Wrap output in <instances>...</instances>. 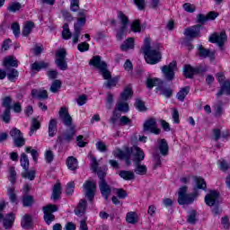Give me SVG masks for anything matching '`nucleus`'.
Segmentation results:
<instances>
[{
    "label": "nucleus",
    "mask_w": 230,
    "mask_h": 230,
    "mask_svg": "<svg viewBox=\"0 0 230 230\" xmlns=\"http://www.w3.org/2000/svg\"><path fill=\"white\" fill-rule=\"evenodd\" d=\"M22 204L25 208H28V206H31V204H33V197L24 196L22 199Z\"/></svg>",
    "instance_id": "nucleus-55"
},
{
    "label": "nucleus",
    "mask_w": 230,
    "mask_h": 230,
    "mask_svg": "<svg viewBox=\"0 0 230 230\" xmlns=\"http://www.w3.org/2000/svg\"><path fill=\"white\" fill-rule=\"evenodd\" d=\"M183 10H185V12H189V13H193V12L196 10V7L194 4L187 3L183 4Z\"/></svg>",
    "instance_id": "nucleus-59"
},
{
    "label": "nucleus",
    "mask_w": 230,
    "mask_h": 230,
    "mask_svg": "<svg viewBox=\"0 0 230 230\" xmlns=\"http://www.w3.org/2000/svg\"><path fill=\"white\" fill-rule=\"evenodd\" d=\"M80 0H70V8L72 12H77Z\"/></svg>",
    "instance_id": "nucleus-62"
},
{
    "label": "nucleus",
    "mask_w": 230,
    "mask_h": 230,
    "mask_svg": "<svg viewBox=\"0 0 230 230\" xmlns=\"http://www.w3.org/2000/svg\"><path fill=\"white\" fill-rule=\"evenodd\" d=\"M19 76V72L15 69H12L7 74V78L10 80V82H15L17 80V77Z\"/></svg>",
    "instance_id": "nucleus-49"
},
{
    "label": "nucleus",
    "mask_w": 230,
    "mask_h": 230,
    "mask_svg": "<svg viewBox=\"0 0 230 230\" xmlns=\"http://www.w3.org/2000/svg\"><path fill=\"white\" fill-rule=\"evenodd\" d=\"M62 37L66 40H69V39H71V31H69V25L67 23L63 25Z\"/></svg>",
    "instance_id": "nucleus-44"
},
{
    "label": "nucleus",
    "mask_w": 230,
    "mask_h": 230,
    "mask_svg": "<svg viewBox=\"0 0 230 230\" xmlns=\"http://www.w3.org/2000/svg\"><path fill=\"white\" fill-rule=\"evenodd\" d=\"M220 194L217 190H211L205 197V203L207 206H215V204H218V199Z\"/></svg>",
    "instance_id": "nucleus-16"
},
{
    "label": "nucleus",
    "mask_w": 230,
    "mask_h": 230,
    "mask_svg": "<svg viewBox=\"0 0 230 230\" xmlns=\"http://www.w3.org/2000/svg\"><path fill=\"white\" fill-rule=\"evenodd\" d=\"M61 193L62 188L60 187V183H57L56 185H54L51 199L58 200Z\"/></svg>",
    "instance_id": "nucleus-38"
},
{
    "label": "nucleus",
    "mask_w": 230,
    "mask_h": 230,
    "mask_svg": "<svg viewBox=\"0 0 230 230\" xmlns=\"http://www.w3.org/2000/svg\"><path fill=\"white\" fill-rule=\"evenodd\" d=\"M120 125H127L128 127H132V120L127 116H122L119 119Z\"/></svg>",
    "instance_id": "nucleus-53"
},
{
    "label": "nucleus",
    "mask_w": 230,
    "mask_h": 230,
    "mask_svg": "<svg viewBox=\"0 0 230 230\" xmlns=\"http://www.w3.org/2000/svg\"><path fill=\"white\" fill-rule=\"evenodd\" d=\"M25 152H27V154L31 153L33 161L37 162V160L39 159V152H37V150L31 149V147H26Z\"/></svg>",
    "instance_id": "nucleus-52"
},
{
    "label": "nucleus",
    "mask_w": 230,
    "mask_h": 230,
    "mask_svg": "<svg viewBox=\"0 0 230 230\" xmlns=\"http://www.w3.org/2000/svg\"><path fill=\"white\" fill-rule=\"evenodd\" d=\"M197 73V69L192 68L190 65H185L183 68V75L186 76V78H191L193 75Z\"/></svg>",
    "instance_id": "nucleus-36"
},
{
    "label": "nucleus",
    "mask_w": 230,
    "mask_h": 230,
    "mask_svg": "<svg viewBox=\"0 0 230 230\" xmlns=\"http://www.w3.org/2000/svg\"><path fill=\"white\" fill-rule=\"evenodd\" d=\"M56 66L61 69V71H66L67 69V62H66V49H58L56 53Z\"/></svg>",
    "instance_id": "nucleus-9"
},
{
    "label": "nucleus",
    "mask_w": 230,
    "mask_h": 230,
    "mask_svg": "<svg viewBox=\"0 0 230 230\" xmlns=\"http://www.w3.org/2000/svg\"><path fill=\"white\" fill-rule=\"evenodd\" d=\"M132 98V87L130 85L126 86L124 91L120 94V100L127 102Z\"/></svg>",
    "instance_id": "nucleus-32"
},
{
    "label": "nucleus",
    "mask_w": 230,
    "mask_h": 230,
    "mask_svg": "<svg viewBox=\"0 0 230 230\" xmlns=\"http://www.w3.org/2000/svg\"><path fill=\"white\" fill-rule=\"evenodd\" d=\"M60 87H62V82L60 80H55L50 86V91L52 93H58Z\"/></svg>",
    "instance_id": "nucleus-51"
},
{
    "label": "nucleus",
    "mask_w": 230,
    "mask_h": 230,
    "mask_svg": "<svg viewBox=\"0 0 230 230\" xmlns=\"http://www.w3.org/2000/svg\"><path fill=\"white\" fill-rule=\"evenodd\" d=\"M161 71L165 80H173L175 78V71H177V62L172 61L169 65L162 66Z\"/></svg>",
    "instance_id": "nucleus-7"
},
{
    "label": "nucleus",
    "mask_w": 230,
    "mask_h": 230,
    "mask_svg": "<svg viewBox=\"0 0 230 230\" xmlns=\"http://www.w3.org/2000/svg\"><path fill=\"white\" fill-rule=\"evenodd\" d=\"M8 179L12 184H14L15 181H17V172H15V167H11L9 169Z\"/></svg>",
    "instance_id": "nucleus-46"
},
{
    "label": "nucleus",
    "mask_w": 230,
    "mask_h": 230,
    "mask_svg": "<svg viewBox=\"0 0 230 230\" xmlns=\"http://www.w3.org/2000/svg\"><path fill=\"white\" fill-rule=\"evenodd\" d=\"M150 38H146L144 40V46L142 47V53L145 55V60L147 64L154 66L161 62V52L159 49H154L150 46Z\"/></svg>",
    "instance_id": "nucleus-2"
},
{
    "label": "nucleus",
    "mask_w": 230,
    "mask_h": 230,
    "mask_svg": "<svg viewBox=\"0 0 230 230\" xmlns=\"http://www.w3.org/2000/svg\"><path fill=\"white\" fill-rule=\"evenodd\" d=\"M113 155L118 159H124L127 164H131L132 161L133 164L145 161V151L137 146H133L130 149H126L125 151L116 149L113 152Z\"/></svg>",
    "instance_id": "nucleus-1"
},
{
    "label": "nucleus",
    "mask_w": 230,
    "mask_h": 230,
    "mask_svg": "<svg viewBox=\"0 0 230 230\" xmlns=\"http://www.w3.org/2000/svg\"><path fill=\"white\" fill-rule=\"evenodd\" d=\"M113 102H114V97L112 96L111 93H108L107 99H106V109H112Z\"/></svg>",
    "instance_id": "nucleus-58"
},
{
    "label": "nucleus",
    "mask_w": 230,
    "mask_h": 230,
    "mask_svg": "<svg viewBox=\"0 0 230 230\" xmlns=\"http://www.w3.org/2000/svg\"><path fill=\"white\" fill-rule=\"evenodd\" d=\"M21 8H22V5L19 3L13 2L9 4V6L7 7V10L9 12L15 13V12H19V10H21Z\"/></svg>",
    "instance_id": "nucleus-48"
},
{
    "label": "nucleus",
    "mask_w": 230,
    "mask_h": 230,
    "mask_svg": "<svg viewBox=\"0 0 230 230\" xmlns=\"http://www.w3.org/2000/svg\"><path fill=\"white\" fill-rule=\"evenodd\" d=\"M115 111H119V112H128V103L127 101L119 99L116 104Z\"/></svg>",
    "instance_id": "nucleus-26"
},
{
    "label": "nucleus",
    "mask_w": 230,
    "mask_h": 230,
    "mask_svg": "<svg viewBox=\"0 0 230 230\" xmlns=\"http://www.w3.org/2000/svg\"><path fill=\"white\" fill-rule=\"evenodd\" d=\"M96 148L99 152H107V145L102 141L96 143Z\"/></svg>",
    "instance_id": "nucleus-63"
},
{
    "label": "nucleus",
    "mask_w": 230,
    "mask_h": 230,
    "mask_svg": "<svg viewBox=\"0 0 230 230\" xmlns=\"http://www.w3.org/2000/svg\"><path fill=\"white\" fill-rule=\"evenodd\" d=\"M144 132H151V134H161V129L157 128L155 119H150L144 123Z\"/></svg>",
    "instance_id": "nucleus-13"
},
{
    "label": "nucleus",
    "mask_w": 230,
    "mask_h": 230,
    "mask_svg": "<svg viewBox=\"0 0 230 230\" xmlns=\"http://www.w3.org/2000/svg\"><path fill=\"white\" fill-rule=\"evenodd\" d=\"M11 29L13 30V33L15 37H19V34L21 33V27L19 26V23L14 22L11 25Z\"/></svg>",
    "instance_id": "nucleus-54"
},
{
    "label": "nucleus",
    "mask_w": 230,
    "mask_h": 230,
    "mask_svg": "<svg viewBox=\"0 0 230 230\" xmlns=\"http://www.w3.org/2000/svg\"><path fill=\"white\" fill-rule=\"evenodd\" d=\"M22 227H23V229H30L31 227V216L25 215L22 217Z\"/></svg>",
    "instance_id": "nucleus-37"
},
{
    "label": "nucleus",
    "mask_w": 230,
    "mask_h": 230,
    "mask_svg": "<svg viewBox=\"0 0 230 230\" xmlns=\"http://www.w3.org/2000/svg\"><path fill=\"white\" fill-rule=\"evenodd\" d=\"M122 51H128V49H134V38H128L120 46Z\"/></svg>",
    "instance_id": "nucleus-30"
},
{
    "label": "nucleus",
    "mask_w": 230,
    "mask_h": 230,
    "mask_svg": "<svg viewBox=\"0 0 230 230\" xmlns=\"http://www.w3.org/2000/svg\"><path fill=\"white\" fill-rule=\"evenodd\" d=\"M184 35L189 39H195V37H199V35H200V25H196L186 29Z\"/></svg>",
    "instance_id": "nucleus-19"
},
{
    "label": "nucleus",
    "mask_w": 230,
    "mask_h": 230,
    "mask_svg": "<svg viewBox=\"0 0 230 230\" xmlns=\"http://www.w3.org/2000/svg\"><path fill=\"white\" fill-rule=\"evenodd\" d=\"M34 26L35 24L33 23V22H25L23 24L22 35H24V37H28V34L31 33Z\"/></svg>",
    "instance_id": "nucleus-35"
},
{
    "label": "nucleus",
    "mask_w": 230,
    "mask_h": 230,
    "mask_svg": "<svg viewBox=\"0 0 230 230\" xmlns=\"http://www.w3.org/2000/svg\"><path fill=\"white\" fill-rule=\"evenodd\" d=\"M59 118L63 121L64 125H66V127L72 126L73 119L71 118V115H69V111H67V108L62 107L60 109Z\"/></svg>",
    "instance_id": "nucleus-17"
},
{
    "label": "nucleus",
    "mask_w": 230,
    "mask_h": 230,
    "mask_svg": "<svg viewBox=\"0 0 230 230\" xmlns=\"http://www.w3.org/2000/svg\"><path fill=\"white\" fill-rule=\"evenodd\" d=\"M126 222L128 224H137L139 222V216L137 213L130 211L126 215Z\"/></svg>",
    "instance_id": "nucleus-24"
},
{
    "label": "nucleus",
    "mask_w": 230,
    "mask_h": 230,
    "mask_svg": "<svg viewBox=\"0 0 230 230\" xmlns=\"http://www.w3.org/2000/svg\"><path fill=\"white\" fill-rule=\"evenodd\" d=\"M199 55L200 57V58H206L207 57H213V52H210L209 50L204 49L203 46H199Z\"/></svg>",
    "instance_id": "nucleus-39"
},
{
    "label": "nucleus",
    "mask_w": 230,
    "mask_h": 230,
    "mask_svg": "<svg viewBox=\"0 0 230 230\" xmlns=\"http://www.w3.org/2000/svg\"><path fill=\"white\" fill-rule=\"evenodd\" d=\"M3 121L4 123L10 122V109H6L2 115Z\"/></svg>",
    "instance_id": "nucleus-64"
},
{
    "label": "nucleus",
    "mask_w": 230,
    "mask_h": 230,
    "mask_svg": "<svg viewBox=\"0 0 230 230\" xmlns=\"http://www.w3.org/2000/svg\"><path fill=\"white\" fill-rule=\"evenodd\" d=\"M118 19L120 20L122 23V27L119 31L117 32V39L118 40H121L127 35V24H128V17L123 12L119 11L118 13Z\"/></svg>",
    "instance_id": "nucleus-8"
},
{
    "label": "nucleus",
    "mask_w": 230,
    "mask_h": 230,
    "mask_svg": "<svg viewBox=\"0 0 230 230\" xmlns=\"http://www.w3.org/2000/svg\"><path fill=\"white\" fill-rule=\"evenodd\" d=\"M31 96L33 98H39V100H44L48 98V92L46 90H32Z\"/></svg>",
    "instance_id": "nucleus-31"
},
{
    "label": "nucleus",
    "mask_w": 230,
    "mask_h": 230,
    "mask_svg": "<svg viewBox=\"0 0 230 230\" xmlns=\"http://www.w3.org/2000/svg\"><path fill=\"white\" fill-rule=\"evenodd\" d=\"M10 135L12 136L16 146H24L25 140L21 130L13 128L11 130Z\"/></svg>",
    "instance_id": "nucleus-14"
},
{
    "label": "nucleus",
    "mask_w": 230,
    "mask_h": 230,
    "mask_svg": "<svg viewBox=\"0 0 230 230\" xmlns=\"http://www.w3.org/2000/svg\"><path fill=\"white\" fill-rule=\"evenodd\" d=\"M85 13H86L85 10L79 11L77 22L74 25V30L82 31V28L85 26V21H86Z\"/></svg>",
    "instance_id": "nucleus-18"
},
{
    "label": "nucleus",
    "mask_w": 230,
    "mask_h": 230,
    "mask_svg": "<svg viewBox=\"0 0 230 230\" xmlns=\"http://www.w3.org/2000/svg\"><path fill=\"white\" fill-rule=\"evenodd\" d=\"M133 164L135 166V173H137V175H146V172H148V168H146V165H145V164H141V162H137Z\"/></svg>",
    "instance_id": "nucleus-21"
},
{
    "label": "nucleus",
    "mask_w": 230,
    "mask_h": 230,
    "mask_svg": "<svg viewBox=\"0 0 230 230\" xmlns=\"http://www.w3.org/2000/svg\"><path fill=\"white\" fill-rule=\"evenodd\" d=\"M57 134V119H51L49 123V136L53 137Z\"/></svg>",
    "instance_id": "nucleus-34"
},
{
    "label": "nucleus",
    "mask_w": 230,
    "mask_h": 230,
    "mask_svg": "<svg viewBox=\"0 0 230 230\" xmlns=\"http://www.w3.org/2000/svg\"><path fill=\"white\" fill-rule=\"evenodd\" d=\"M218 96H220V94H230V82L229 81H226L221 88V91L217 93Z\"/></svg>",
    "instance_id": "nucleus-45"
},
{
    "label": "nucleus",
    "mask_w": 230,
    "mask_h": 230,
    "mask_svg": "<svg viewBox=\"0 0 230 230\" xmlns=\"http://www.w3.org/2000/svg\"><path fill=\"white\" fill-rule=\"evenodd\" d=\"M146 86L148 87V89H152V87L157 86L156 88L157 93H159V94H162V96H165V98H170V96H172V89L163 85V81H161V79L149 78L146 81Z\"/></svg>",
    "instance_id": "nucleus-5"
},
{
    "label": "nucleus",
    "mask_w": 230,
    "mask_h": 230,
    "mask_svg": "<svg viewBox=\"0 0 230 230\" xmlns=\"http://www.w3.org/2000/svg\"><path fill=\"white\" fill-rule=\"evenodd\" d=\"M66 165L68 170H72V172H75V170L78 168V160H76V158H75L74 156H69L66 159Z\"/></svg>",
    "instance_id": "nucleus-29"
},
{
    "label": "nucleus",
    "mask_w": 230,
    "mask_h": 230,
    "mask_svg": "<svg viewBox=\"0 0 230 230\" xmlns=\"http://www.w3.org/2000/svg\"><path fill=\"white\" fill-rule=\"evenodd\" d=\"M157 148L162 155H168V143L165 139L158 140Z\"/></svg>",
    "instance_id": "nucleus-23"
},
{
    "label": "nucleus",
    "mask_w": 230,
    "mask_h": 230,
    "mask_svg": "<svg viewBox=\"0 0 230 230\" xmlns=\"http://www.w3.org/2000/svg\"><path fill=\"white\" fill-rule=\"evenodd\" d=\"M209 42L212 44H217V46H222L226 40H227V35H226V31H221L220 33L215 32L211 34L208 38Z\"/></svg>",
    "instance_id": "nucleus-12"
},
{
    "label": "nucleus",
    "mask_w": 230,
    "mask_h": 230,
    "mask_svg": "<svg viewBox=\"0 0 230 230\" xmlns=\"http://www.w3.org/2000/svg\"><path fill=\"white\" fill-rule=\"evenodd\" d=\"M40 128V122H39V120L33 119L31 128L29 131V136H33V134H35V132H37V130H39Z\"/></svg>",
    "instance_id": "nucleus-40"
},
{
    "label": "nucleus",
    "mask_w": 230,
    "mask_h": 230,
    "mask_svg": "<svg viewBox=\"0 0 230 230\" xmlns=\"http://www.w3.org/2000/svg\"><path fill=\"white\" fill-rule=\"evenodd\" d=\"M20 163L21 166L23 167V170L28 171V168H30V161L28 160V156L26 155V154L21 155Z\"/></svg>",
    "instance_id": "nucleus-42"
},
{
    "label": "nucleus",
    "mask_w": 230,
    "mask_h": 230,
    "mask_svg": "<svg viewBox=\"0 0 230 230\" xmlns=\"http://www.w3.org/2000/svg\"><path fill=\"white\" fill-rule=\"evenodd\" d=\"M192 181L194 182V185H193L194 193H200L199 190H206V188H208L206 181L200 176L192 177Z\"/></svg>",
    "instance_id": "nucleus-15"
},
{
    "label": "nucleus",
    "mask_w": 230,
    "mask_h": 230,
    "mask_svg": "<svg viewBox=\"0 0 230 230\" xmlns=\"http://www.w3.org/2000/svg\"><path fill=\"white\" fill-rule=\"evenodd\" d=\"M2 105H3V107L5 108V110L9 109V111H10V109H12V107H11V105H12V99L10 97L4 98Z\"/></svg>",
    "instance_id": "nucleus-61"
},
{
    "label": "nucleus",
    "mask_w": 230,
    "mask_h": 230,
    "mask_svg": "<svg viewBox=\"0 0 230 230\" xmlns=\"http://www.w3.org/2000/svg\"><path fill=\"white\" fill-rule=\"evenodd\" d=\"M81 32H82V31H78V30L74 29V33L72 35L73 44H77L78 40L80 39V33Z\"/></svg>",
    "instance_id": "nucleus-60"
},
{
    "label": "nucleus",
    "mask_w": 230,
    "mask_h": 230,
    "mask_svg": "<svg viewBox=\"0 0 230 230\" xmlns=\"http://www.w3.org/2000/svg\"><path fill=\"white\" fill-rule=\"evenodd\" d=\"M48 67V63L41 61V62H35L31 66L32 71H40V69H44Z\"/></svg>",
    "instance_id": "nucleus-43"
},
{
    "label": "nucleus",
    "mask_w": 230,
    "mask_h": 230,
    "mask_svg": "<svg viewBox=\"0 0 230 230\" xmlns=\"http://www.w3.org/2000/svg\"><path fill=\"white\" fill-rule=\"evenodd\" d=\"M13 222H15V214L10 213L5 216L4 219V229H11V227L13 226Z\"/></svg>",
    "instance_id": "nucleus-22"
},
{
    "label": "nucleus",
    "mask_w": 230,
    "mask_h": 230,
    "mask_svg": "<svg viewBox=\"0 0 230 230\" xmlns=\"http://www.w3.org/2000/svg\"><path fill=\"white\" fill-rule=\"evenodd\" d=\"M217 17H218V13H217L215 11H211L207 14V16L199 14V21H200V22H204L208 20V21H215V19H217Z\"/></svg>",
    "instance_id": "nucleus-25"
},
{
    "label": "nucleus",
    "mask_w": 230,
    "mask_h": 230,
    "mask_svg": "<svg viewBox=\"0 0 230 230\" xmlns=\"http://www.w3.org/2000/svg\"><path fill=\"white\" fill-rule=\"evenodd\" d=\"M22 177H24V179H29V181H33V179H35V171H26L22 174Z\"/></svg>",
    "instance_id": "nucleus-56"
},
{
    "label": "nucleus",
    "mask_w": 230,
    "mask_h": 230,
    "mask_svg": "<svg viewBox=\"0 0 230 230\" xmlns=\"http://www.w3.org/2000/svg\"><path fill=\"white\" fill-rule=\"evenodd\" d=\"M84 190L87 199H89V200H93L94 191H96V182L91 180L86 181L84 183Z\"/></svg>",
    "instance_id": "nucleus-11"
},
{
    "label": "nucleus",
    "mask_w": 230,
    "mask_h": 230,
    "mask_svg": "<svg viewBox=\"0 0 230 230\" xmlns=\"http://www.w3.org/2000/svg\"><path fill=\"white\" fill-rule=\"evenodd\" d=\"M85 208H87V201L81 200L75 210V215H77V217L84 215V213H85Z\"/></svg>",
    "instance_id": "nucleus-33"
},
{
    "label": "nucleus",
    "mask_w": 230,
    "mask_h": 230,
    "mask_svg": "<svg viewBox=\"0 0 230 230\" xmlns=\"http://www.w3.org/2000/svg\"><path fill=\"white\" fill-rule=\"evenodd\" d=\"M4 67H17V58L13 56H9L4 59Z\"/></svg>",
    "instance_id": "nucleus-28"
},
{
    "label": "nucleus",
    "mask_w": 230,
    "mask_h": 230,
    "mask_svg": "<svg viewBox=\"0 0 230 230\" xmlns=\"http://www.w3.org/2000/svg\"><path fill=\"white\" fill-rule=\"evenodd\" d=\"M190 93V87H184L177 93V98L180 102H184V98L188 96V93Z\"/></svg>",
    "instance_id": "nucleus-41"
},
{
    "label": "nucleus",
    "mask_w": 230,
    "mask_h": 230,
    "mask_svg": "<svg viewBox=\"0 0 230 230\" xmlns=\"http://www.w3.org/2000/svg\"><path fill=\"white\" fill-rule=\"evenodd\" d=\"M7 196L9 197V200L11 204L17 206L19 204V198H17V193L15 192V188L9 187L7 189Z\"/></svg>",
    "instance_id": "nucleus-20"
},
{
    "label": "nucleus",
    "mask_w": 230,
    "mask_h": 230,
    "mask_svg": "<svg viewBox=\"0 0 230 230\" xmlns=\"http://www.w3.org/2000/svg\"><path fill=\"white\" fill-rule=\"evenodd\" d=\"M135 107L137 111H139V112H143L146 111V107L145 106V102L141 101V99H137L135 102Z\"/></svg>",
    "instance_id": "nucleus-47"
},
{
    "label": "nucleus",
    "mask_w": 230,
    "mask_h": 230,
    "mask_svg": "<svg viewBox=\"0 0 230 230\" xmlns=\"http://www.w3.org/2000/svg\"><path fill=\"white\" fill-rule=\"evenodd\" d=\"M200 195L199 192H193L188 194V187L181 186L178 190V203L180 206H185L188 204H193L197 200V197Z\"/></svg>",
    "instance_id": "nucleus-4"
},
{
    "label": "nucleus",
    "mask_w": 230,
    "mask_h": 230,
    "mask_svg": "<svg viewBox=\"0 0 230 230\" xmlns=\"http://www.w3.org/2000/svg\"><path fill=\"white\" fill-rule=\"evenodd\" d=\"M119 175L121 179H124V181H134V179H136V174H134L132 171H120Z\"/></svg>",
    "instance_id": "nucleus-27"
},
{
    "label": "nucleus",
    "mask_w": 230,
    "mask_h": 230,
    "mask_svg": "<svg viewBox=\"0 0 230 230\" xmlns=\"http://www.w3.org/2000/svg\"><path fill=\"white\" fill-rule=\"evenodd\" d=\"M90 65L93 66V67H95L100 71L104 80H109V78H111V72L107 70V64L102 61V58L98 56L93 57L90 61Z\"/></svg>",
    "instance_id": "nucleus-6"
},
{
    "label": "nucleus",
    "mask_w": 230,
    "mask_h": 230,
    "mask_svg": "<svg viewBox=\"0 0 230 230\" xmlns=\"http://www.w3.org/2000/svg\"><path fill=\"white\" fill-rule=\"evenodd\" d=\"M92 170L93 172H97L98 177L101 179L100 182V190L102 195V197L105 199V200H109V195H111L112 190L111 187L105 182V180H103V177H105V172H100L98 171V162L96 161V158H92Z\"/></svg>",
    "instance_id": "nucleus-3"
},
{
    "label": "nucleus",
    "mask_w": 230,
    "mask_h": 230,
    "mask_svg": "<svg viewBox=\"0 0 230 230\" xmlns=\"http://www.w3.org/2000/svg\"><path fill=\"white\" fill-rule=\"evenodd\" d=\"M57 209V206L55 205H48L43 208L44 220L46 224H48V226H49V224H51V222L55 220V216L53 215V213H55Z\"/></svg>",
    "instance_id": "nucleus-10"
},
{
    "label": "nucleus",
    "mask_w": 230,
    "mask_h": 230,
    "mask_svg": "<svg viewBox=\"0 0 230 230\" xmlns=\"http://www.w3.org/2000/svg\"><path fill=\"white\" fill-rule=\"evenodd\" d=\"M187 220L189 224H195L197 221V212L195 210L190 211Z\"/></svg>",
    "instance_id": "nucleus-57"
},
{
    "label": "nucleus",
    "mask_w": 230,
    "mask_h": 230,
    "mask_svg": "<svg viewBox=\"0 0 230 230\" xmlns=\"http://www.w3.org/2000/svg\"><path fill=\"white\" fill-rule=\"evenodd\" d=\"M131 31H133L134 33H139V31H141V23L139 22V21L135 20L131 23Z\"/></svg>",
    "instance_id": "nucleus-50"
}]
</instances>
